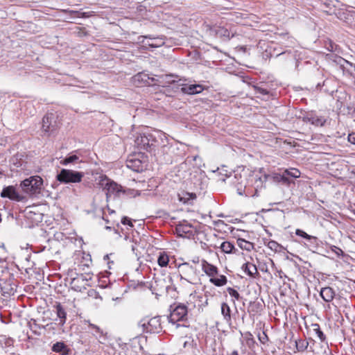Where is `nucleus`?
I'll use <instances>...</instances> for the list:
<instances>
[{
    "instance_id": "29",
    "label": "nucleus",
    "mask_w": 355,
    "mask_h": 355,
    "mask_svg": "<svg viewBox=\"0 0 355 355\" xmlns=\"http://www.w3.org/2000/svg\"><path fill=\"white\" fill-rule=\"evenodd\" d=\"M237 244L242 250L247 251H250L254 248L252 243L249 242L243 239H239L237 240Z\"/></svg>"
},
{
    "instance_id": "44",
    "label": "nucleus",
    "mask_w": 355,
    "mask_h": 355,
    "mask_svg": "<svg viewBox=\"0 0 355 355\" xmlns=\"http://www.w3.org/2000/svg\"><path fill=\"white\" fill-rule=\"evenodd\" d=\"M271 178L275 182H281V180H282V174H274Z\"/></svg>"
},
{
    "instance_id": "36",
    "label": "nucleus",
    "mask_w": 355,
    "mask_h": 355,
    "mask_svg": "<svg viewBox=\"0 0 355 355\" xmlns=\"http://www.w3.org/2000/svg\"><path fill=\"white\" fill-rule=\"evenodd\" d=\"M227 291L230 296L234 297L237 300H239L240 299V297H241L240 294L235 289H234L231 287H228L227 288Z\"/></svg>"
},
{
    "instance_id": "22",
    "label": "nucleus",
    "mask_w": 355,
    "mask_h": 355,
    "mask_svg": "<svg viewBox=\"0 0 355 355\" xmlns=\"http://www.w3.org/2000/svg\"><path fill=\"white\" fill-rule=\"evenodd\" d=\"M212 31L215 33V35L217 37H221V38H224L225 40H230V31L227 28H225L224 27H221V26L215 27L212 30Z\"/></svg>"
},
{
    "instance_id": "15",
    "label": "nucleus",
    "mask_w": 355,
    "mask_h": 355,
    "mask_svg": "<svg viewBox=\"0 0 355 355\" xmlns=\"http://www.w3.org/2000/svg\"><path fill=\"white\" fill-rule=\"evenodd\" d=\"M202 270L207 275L211 278L218 275V272L216 266L208 263L205 260H202Z\"/></svg>"
},
{
    "instance_id": "17",
    "label": "nucleus",
    "mask_w": 355,
    "mask_h": 355,
    "mask_svg": "<svg viewBox=\"0 0 355 355\" xmlns=\"http://www.w3.org/2000/svg\"><path fill=\"white\" fill-rule=\"evenodd\" d=\"M241 268L250 277L256 278L259 275L257 266L252 263L247 262L242 266Z\"/></svg>"
},
{
    "instance_id": "19",
    "label": "nucleus",
    "mask_w": 355,
    "mask_h": 355,
    "mask_svg": "<svg viewBox=\"0 0 355 355\" xmlns=\"http://www.w3.org/2000/svg\"><path fill=\"white\" fill-rule=\"evenodd\" d=\"M320 295L325 302H329L333 300L335 292L331 287H324L321 289Z\"/></svg>"
},
{
    "instance_id": "47",
    "label": "nucleus",
    "mask_w": 355,
    "mask_h": 355,
    "mask_svg": "<svg viewBox=\"0 0 355 355\" xmlns=\"http://www.w3.org/2000/svg\"><path fill=\"white\" fill-rule=\"evenodd\" d=\"M231 355H239L238 352L236 350H234L232 352Z\"/></svg>"
},
{
    "instance_id": "39",
    "label": "nucleus",
    "mask_w": 355,
    "mask_h": 355,
    "mask_svg": "<svg viewBox=\"0 0 355 355\" xmlns=\"http://www.w3.org/2000/svg\"><path fill=\"white\" fill-rule=\"evenodd\" d=\"M80 280L83 281V282L86 280L84 278V275H78L76 278H73L71 279V284L75 286L76 285V283L79 282Z\"/></svg>"
},
{
    "instance_id": "4",
    "label": "nucleus",
    "mask_w": 355,
    "mask_h": 355,
    "mask_svg": "<svg viewBox=\"0 0 355 355\" xmlns=\"http://www.w3.org/2000/svg\"><path fill=\"white\" fill-rule=\"evenodd\" d=\"M85 173L71 169L62 168L56 175V179L61 183H79L82 181Z\"/></svg>"
},
{
    "instance_id": "53",
    "label": "nucleus",
    "mask_w": 355,
    "mask_h": 355,
    "mask_svg": "<svg viewBox=\"0 0 355 355\" xmlns=\"http://www.w3.org/2000/svg\"><path fill=\"white\" fill-rule=\"evenodd\" d=\"M326 83H327V80H324V81L323 82V85H324L326 84Z\"/></svg>"
},
{
    "instance_id": "54",
    "label": "nucleus",
    "mask_w": 355,
    "mask_h": 355,
    "mask_svg": "<svg viewBox=\"0 0 355 355\" xmlns=\"http://www.w3.org/2000/svg\"><path fill=\"white\" fill-rule=\"evenodd\" d=\"M257 191H258V190H257V189H255V194H257Z\"/></svg>"
},
{
    "instance_id": "5",
    "label": "nucleus",
    "mask_w": 355,
    "mask_h": 355,
    "mask_svg": "<svg viewBox=\"0 0 355 355\" xmlns=\"http://www.w3.org/2000/svg\"><path fill=\"white\" fill-rule=\"evenodd\" d=\"M295 234L304 241H298V242L310 251L315 252L319 248V239L318 237L308 234L304 230L300 229L295 230Z\"/></svg>"
},
{
    "instance_id": "52",
    "label": "nucleus",
    "mask_w": 355,
    "mask_h": 355,
    "mask_svg": "<svg viewBox=\"0 0 355 355\" xmlns=\"http://www.w3.org/2000/svg\"><path fill=\"white\" fill-rule=\"evenodd\" d=\"M250 341L254 342L252 338L248 340V343H250Z\"/></svg>"
},
{
    "instance_id": "43",
    "label": "nucleus",
    "mask_w": 355,
    "mask_h": 355,
    "mask_svg": "<svg viewBox=\"0 0 355 355\" xmlns=\"http://www.w3.org/2000/svg\"><path fill=\"white\" fill-rule=\"evenodd\" d=\"M259 340L261 343H265L268 340V336L264 332H263L261 335H259Z\"/></svg>"
},
{
    "instance_id": "50",
    "label": "nucleus",
    "mask_w": 355,
    "mask_h": 355,
    "mask_svg": "<svg viewBox=\"0 0 355 355\" xmlns=\"http://www.w3.org/2000/svg\"><path fill=\"white\" fill-rule=\"evenodd\" d=\"M164 282V279H159V281H155V283H157V282Z\"/></svg>"
},
{
    "instance_id": "45",
    "label": "nucleus",
    "mask_w": 355,
    "mask_h": 355,
    "mask_svg": "<svg viewBox=\"0 0 355 355\" xmlns=\"http://www.w3.org/2000/svg\"><path fill=\"white\" fill-rule=\"evenodd\" d=\"M269 178H270V175L265 174L263 177L259 178V180L256 181V183H257V182L261 183L266 182Z\"/></svg>"
},
{
    "instance_id": "13",
    "label": "nucleus",
    "mask_w": 355,
    "mask_h": 355,
    "mask_svg": "<svg viewBox=\"0 0 355 355\" xmlns=\"http://www.w3.org/2000/svg\"><path fill=\"white\" fill-rule=\"evenodd\" d=\"M1 197L8 198L10 200L19 201L21 200L20 196L15 191V189L12 186H9L3 188L1 193Z\"/></svg>"
},
{
    "instance_id": "56",
    "label": "nucleus",
    "mask_w": 355,
    "mask_h": 355,
    "mask_svg": "<svg viewBox=\"0 0 355 355\" xmlns=\"http://www.w3.org/2000/svg\"><path fill=\"white\" fill-rule=\"evenodd\" d=\"M354 84H355V79H354Z\"/></svg>"
},
{
    "instance_id": "27",
    "label": "nucleus",
    "mask_w": 355,
    "mask_h": 355,
    "mask_svg": "<svg viewBox=\"0 0 355 355\" xmlns=\"http://www.w3.org/2000/svg\"><path fill=\"white\" fill-rule=\"evenodd\" d=\"M267 246L275 252H283L285 248L277 241L271 240L267 243Z\"/></svg>"
},
{
    "instance_id": "46",
    "label": "nucleus",
    "mask_w": 355,
    "mask_h": 355,
    "mask_svg": "<svg viewBox=\"0 0 355 355\" xmlns=\"http://www.w3.org/2000/svg\"><path fill=\"white\" fill-rule=\"evenodd\" d=\"M110 259V255L109 254H106L104 256V260H109Z\"/></svg>"
},
{
    "instance_id": "48",
    "label": "nucleus",
    "mask_w": 355,
    "mask_h": 355,
    "mask_svg": "<svg viewBox=\"0 0 355 355\" xmlns=\"http://www.w3.org/2000/svg\"><path fill=\"white\" fill-rule=\"evenodd\" d=\"M3 174V170L0 167V175Z\"/></svg>"
},
{
    "instance_id": "14",
    "label": "nucleus",
    "mask_w": 355,
    "mask_h": 355,
    "mask_svg": "<svg viewBox=\"0 0 355 355\" xmlns=\"http://www.w3.org/2000/svg\"><path fill=\"white\" fill-rule=\"evenodd\" d=\"M202 90V86L200 85H182L181 87L183 93L190 95L200 94Z\"/></svg>"
},
{
    "instance_id": "37",
    "label": "nucleus",
    "mask_w": 355,
    "mask_h": 355,
    "mask_svg": "<svg viewBox=\"0 0 355 355\" xmlns=\"http://www.w3.org/2000/svg\"><path fill=\"white\" fill-rule=\"evenodd\" d=\"M282 180H281V182H282L285 185L288 186L293 182V180H290L289 177L285 173L284 171L282 174Z\"/></svg>"
},
{
    "instance_id": "21",
    "label": "nucleus",
    "mask_w": 355,
    "mask_h": 355,
    "mask_svg": "<svg viewBox=\"0 0 355 355\" xmlns=\"http://www.w3.org/2000/svg\"><path fill=\"white\" fill-rule=\"evenodd\" d=\"M127 166L134 171H142L143 168L141 162L138 159H129L127 160Z\"/></svg>"
},
{
    "instance_id": "26",
    "label": "nucleus",
    "mask_w": 355,
    "mask_h": 355,
    "mask_svg": "<svg viewBox=\"0 0 355 355\" xmlns=\"http://www.w3.org/2000/svg\"><path fill=\"white\" fill-rule=\"evenodd\" d=\"M144 38H148L152 40L151 42H148L146 44L152 48H157L164 44V41L160 37H153L151 35L143 36Z\"/></svg>"
},
{
    "instance_id": "35",
    "label": "nucleus",
    "mask_w": 355,
    "mask_h": 355,
    "mask_svg": "<svg viewBox=\"0 0 355 355\" xmlns=\"http://www.w3.org/2000/svg\"><path fill=\"white\" fill-rule=\"evenodd\" d=\"M285 173L288 176L293 178H298L300 177L301 173L297 168H290L284 171Z\"/></svg>"
},
{
    "instance_id": "41",
    "label": "nucleus",
    "mask_w": 355,
    "mask_h": 355,
    "mask_svg": "<svg viewBox=\"0 0 355 355\" xmlns=\"http://www.w3.org/2000/svg\"><path fill=\"white\" fill-rule=\"evenodd\" d=\"M121 223L123 224V225H128L130 227H132L133 225L130 220V219L126 216H124L122 219H121Z\"/></svg>"
},
{
    "instance_id": "24",
    "label": "nucleus",
    "mask_w": 355,
    "mask_h": 355,
    "mask_svg": "<svg viewBox=\"0 0 355 355\" xmlns=\"http://www.w3.org/2000/svg\"><path fill=\"white\" fill-rule=\"evenodd\" d=\"M221 314L227 323L231 322V309L230 306L225 302L221 304Z\"/></svg>"
},
{
    "instance_id": "9",
    "label": "nucleus",
    "mask_w": 355,
    "mask_h": 355,
    "mask_svg": "<svg viewBox=\"0 0 355 355\" xmlns=\"http://www.w3.org/2000/svg\"><path fill=\"white\" fill-rule=\"evenodd\" d=\"M57 123L55 114L53 113L46 114L42 119V130L45 132H51L55 130Z\"/></svg>"
},
{
    "instance_id": "38",
    "label": "nucleus",
    "mask_w": 355,
    "mask_h": 355,
    "mask_svg": "<svg viewBox=\"0 0 355 355\" xmlns=\"http://www.w3.org/2000/svg\"><path fill=\"white\" fill-rule=\"evenodd\" d=\"M331 250L335 252L338 257L343 256L344 252L340 248L333 245L331 246Z\"/></svg>"
},
{
    "instance_id": "1",
    "label": "nucleus",
    "mask_w": 355,
    "mask_h": 355,
    "mask_svg": "<svg viewBox=\"0 0 355 355\" xmlns=\"http://www.w3.org/2000/svg\"><path fill=\"white\" fill-rule=\"evenodd\" d=\"M99 185L102 187L103 190L105 191L107 201L112 198H119L121 195L126 193V191L121 185L117 184L116 182L105 175L100 177Z\"/></svg>"
},
{
    "instance_id": "25",
    "label": "nucleus",
    "mask_w": 355,
    "mask_h": 355,
    "mask_svg": "<svg viewBox=\"0 0 355 355\" xmlns=\"http://www.w3.org/2000/svg\"><path fill=\"white\" fill-rule=\"evenodd\" d=\"M82 160L76 155H69L67 157L60 161V164L67 166L70 164L81 163Z\"/></svg>"
},
{
    "instance_id": "40",
    "label": "nucleus",
    "mask_w": 355,
    "mask_h": 355,
    "mask_svg": "<svg viewBox=\"0 0 355 355\" xmlns=\"http://www.w3.org/2000/svg\"><path fill=\"white\" fill-rule=\"evenodd\" d=\"M193 345V340L191 338H189L187 340H185L183 343L184 348H191Z\"/></svg>"
},
{
    "instance_id": "7",
    "label": "nucleus",
    "mask_w": 355,
    "mask_h": 355,
    "mask_svg": "<svg viewBox=\"0 0 355 355\" xmlns=\"http://www.w3.org/2000/svg\"><path fill=\"white\" fill-rule=\"evenodd\" d=\"M187 317V307L185 305L177 306L168 316L169 322L175 324L178 322L184 321Z\"/></svg>"
},
{
    "instance_id": "42",
    "label": "nucleus",
    "mask_w": 355,
    "mask_h": 355,
    "mask_svg": "<svg viewBox=\"0 0 355 355\" xmlns=\"http://www.w3.org/2000/svg\"><path fill=\"white\" fill-rule=\"evenodd\" d=\"M347 138L349 143L355 145V132L349 134Z\"/></svg>"
},
{
    "instance_id": "34",
    "label": "nucleus",
    "mask_w": 355,
    "mask_h": 355,
    "mask_svg": "<svg viewBox=\"0 0 355 355\" xmlns=\"http://www.w3.org/2000/svg\"><path fill=\"white\" fill-rule=\"evenodd\" d=\"M169 259L167 254L164 253H160L157 262L161 267H165L168 265Z\"/></svg>"
},
{
    "instance_id": "51",
    "label": "nucleus",
    "mask_w": 355,
    "mask_h": 355,
    "mask_svg": "<svg viewBox=\"0 0 355 355\" xmlns=\"http://www.w3.org/2000/svg\"><path fill=\"white\" fill-rule=\"evenodd\" d=\"M105 228L107 229V230H110L111 229V227H109V226H107Z\"/></svg>"
},
{
    "instance_id": "32",
    "label": "nucleus",
    "mask_w": 355,
    "mask_h": 355,
    "mask_svg": "<svg viewBox=\"0 0 355 355\" xmlns=\"http://www.w3.org/2000/svg\"><path fill=\"white\" fill-rule=\"evenodd\" d=\"M313 331L317 335L318 338L321 342H324L326 340V336L323 334L322 331L320 329V325L318 324H313Z\"/></svg>"
},
{
    "instance_id": "33",
    "label": "nucleus",
    "mask_w": 355,
    "mask_h": 355,
    "mask_svg": "<svg viewBox=\"0 0 355 355\" xmlns=\"http://www.w3.org/2000/svg\"><path fill=\"white\" fill-rule=\"evenodd\" d=\"M69 13L76 17L87 18L93 15L94 12H80L70 10Z\"/></svg>"
},
{
    "instance_id": "11",
    "label": "nucleus",
    "mask_w": 355,
    "mask_h": 355,
    "mask_svg": "<svg viewBox=\"0 0 355 355\" xmlns=\"http://www.w3.org/2000/svg\"><path fill=\"white\" fill-rule=\"evenodd\" d=\"M193 226L187 221L180 223L175 228L178 236L181 237H189L193 234Z\"/></svg>"
},
{
    "instance_id": "8",
    "label": "nucleus",
    "mask_w": 355,
    "mask_h": 355,
    "mask_svg": "<svg viewBox=\"0 0 355 355\" xmlns=\"http://www.w3.org/2000/svg\"><path fill=\"white\" fill-rule=\"evenodd\" d=\"M178 269L181 278L184 279L189 282H191V279L198 274L196 268L187 262L180 264Z\"/></svg>"
},
{
    "instance_id": "12",
    "label": "nucleus",
    "mask_w": 355,
    "mask_h": 355,
    "mask_svg": "<svg viewBox=\"0 0 355 355\" xmlns=\"http://www.w3.org/2000/svg\"><path fill=\"white\" fill-rule=\"evenodd\" d=\"M305 122H309L316 126H322L326 122V119L324 116L316 115L314 112H308L304 117Z\"/></svg>"
},
{
    "instance_id": "23",
    "label": "nucleus",
    "mask_w": 355,
    "mask_h": 355,
    "mask_svg": "<svg viewBox=\"0 0 355 355\" xmlns=\"http://www.w3.org/2000/svg\"><path fill=\"white\" fill-rule=\"evenodd\" d=\"M196 198V195L194 193L183 192L179 195L180 201L184 204H191Z\"/></svg>"
},
{
    "instance_id": "20",
    "label": "nucleus",
    "mask_w": 355,
    "mask_h": 355,
    "mask_svg": "<svg viewBox=\"0 0 355 355\" xmlns=\"http://www.w3.org/2000/svg\"><path fill=\"white\" fill-rule=\"evenodd\" d=\"M54 307L55 309L57 316L60 319L59 324L61 325H64L67 320V312L65 309H64L62 305L59 302H57Z\"/></svg>"
},
{
    "instance_id": "3",
    "label": "nucleus",
    "mask_w": 355,
    "mask_h": 355,
    "mask_svg": "<svg viewBox=\"0 0 355 355\" xmlns=\"http://www.w3.org/2000/svg\"><path fill=\"white\" fill-rule=\"evenodd\" d=\"M43 184V180L38 175L31 176L25 179L21 183L22 190L28 195H35L40 193Z\"/></svg>"
},
{
    "instance_id": "18",
    "label": "nucleus",
    "mask_w": 355,
    "mask_h": 355,
    "mask_svg": "<svg viewBox=\"0 0 355 355\" xmlns=\"http://www.w3.org/2000/svg\"><path fill=\"white\" fill-rule=\"evenodd\" d=\"M52 351L59 353L61 355H68L69 353V348L63 342H57L52 346Z\"/></svg>"
},
{
    "instance_id": "49",
    "label": "nucleus",
    "mask_w": 355,
    "mask_h": 355,
    "mask_svg": "<svg viewBox=\"0 0 355 355\" xmlns=\"http://www.w3.org/2000/svg\"><path fill=\"white\" fill-rule=\"evenodd\" d=\"M198 262H199V259H198V258L197 259V261H196V260H193V263H198Z\"/></svg>"
},
{
    "instance_id": "28",
    "label": "nucleus",
    "mask_w": 355,
    "mask_h": 355,
    "mask_svg": "<svg viewBox=\"0 0 355 355\" xmlns=\"http://www.w3.org/2000/svg\"><path fill=\"white\" fill-rule=\"evenodd\" d=\"M209 281L216 286H222L227 284V279L225 275H220L218 277L210 278Z\"/></svg>"
},
{
    "instance_id": "6",
    "label": "nucleus",
    "mask_w": 355,
    "mask_h": 355,
    "mask_svg": "<svg viewBox=\"0 0 355 355\" xmlns=\"http://www.w3.org/2000/svg\"><path fill=\"white\" fill-rule=\"evenodd\" d=\"M139 324L143 328V331L150 334H157L162 330L161 319L159 316L153 317L148 320H141Z\"/></svg>"
},
{
    "instance_id": "55",
    "label": "nucleus",
    "mask_w": 355,
    "mask_h": 355,
    "mask_svg": "<svg viewBox=\"0 0 355 355\" xmlns=\"http://www.w3.org/2000/svg\"><path fill=\"white\" fill-rule=\"evenodd\" d=\"M180 326V324H177L176 327H179Z\"/></svg>"
},
{
    "instance_id": "16",
    "label": "nucleus",
    "mask_w": 355,
    "mask_h": 355,
    "mask_svg": "<svg viewBox=\"0 0 355 355\" xmlns=\"http://www.w3.org/2000/svg\"><path fill=\"white\" fill-rule=\"evenodd\" d=\"M135 144L140 149L147 150L153 144L150 143V139L146 135L137 137L135 141Z\"/></svg>"
},
{
    "instance_id": "2",
    "label": "nucleus",
    "mask_w": 355,
    "mask_h": 355,
    "mask_svg": "<svg viewBox=\"0 0 355 355\" xmlns=\"http://www.w3.org/2000/svg\"><path fill=\"white\" fill-rule=\"evenodd\" d=\"M157 76V79H155L154 78H150L149 76L144 72H140L132 77V82L137 87H142L146 85H149L150 84V81L152 83L156 81V83L159 85L175 83L174 80H171V78L173 76L171 74Z\"/></svg>"
},
{
    "instance_id": "31",
    "label": "nucleus",
    "mask_w": 355,
    "mask_h": 355,
    "mask_svg": "<svg viewBox=\"0 0 355 355\" xmlns=\"http://www.w3.org/2000/svg\"><path fill=\"white\" fill-rule=\"evenodd\" d=\"M89 327L94 329L95 330L96 333L98 335H99L98 340H99L100 343H103V340H105L106 338L107 334L105 333L103 329H101L99 327H98L96 324L89 323Z\"/></svg>"
},
{
    "instance_id": "10",
    "label": "nucleus",
    "mask_w": 355,
    "mask_h": 355,
    "mask_svg": "<svg viewBox=\"0 0 355 355\" xmlns=\"http://www.w3.org/2000/svg\"><path fill=\"white\" fill-rule=\"evenodd\" d=\"M336 62L345 75H349L355 79V64L340 57Z\"/></svg>"
},
{
    "instance_id": "30",
    "label": "nucleus",
    "mask_w": 355,
    "mask_h": 355,
    "mask_svg": "<svg viewBox=\"0 0 355 355\" xmlns=\"http://www.w3.org/2000/svg\"><path fill=\"white\" fill-rule=\"evenodd\" d=\"M220 248L226 254L233 253L235 250L234 245L230 241H224L221 243Z\"/></svg>"
}]
</instances>
